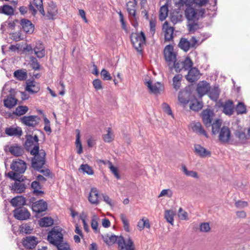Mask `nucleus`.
Masks as SVG:
<instances>
[{
    "mask_svg": "<svg viewBox=\"0 0 250 250\" xmlns=\"http://www.w3.org/2000/svg\"><path fill=\"white\" fill-rule=\"evenodd\" d=\"M23 30L27 34H32L35 29L34 25L28 20L23 19L20 21Z\"/></svg>",
    "mask_w": 250,
    "mask_h": 250,
    "instance_id": "obj_25",
    "label": "nucleus"
},
{
    "mask_svg": "<svg viewBox=\"0 0 250 250\" xmlns=\"http://www.w3.org/2000/svg\"><path fill=\"white\" fill-rule=\"evenodd\" d=\"M80 169H81L84 173H86L88 175H93L94 173L92 167L87 164H82L81 166Z\"/></svg>",
    "mask_w": 250,
    "mask_h": 250,
    "instance_id": "obj_54",
    "label": "nucleus"
},
{
    "mask_svg": "<svg viewBox=\"0 0 250 250\" xmlns=\"http://www.w3.org/2000/svg\"><path fill=\"white\" fill-rule=\"evenodd\" d=\"M27 200L22 196H17L12 198L10 201L11 205L13 207H21L26 205Z\"/></svg>",
    "mask_w": 250,
    "mask_h": 250,
    "instance_id": "obj_33",
    "label": "nucleus"
},
{
    "mask_svg": "<svg viewBox=\"0 0 250 250\" xmlns=\"http://www.w3.org/2000/svg\"><path fill=\"white\" fill-rule=\"evenodd\" d=\"M237 114H243L246 113V106L242 102H239L235 107Z\"/></svg>",
    "mask_w": 250,
    "mask_h": 250,
    "instance_id": "obj_52",
    "label": "nucleus"
},
{
    "mask_svg": "<svg viewBox=\"0 0 250 250\" xmlns=\"http://www.w3.org/2000/svg\"><path fill=\"white\" fill-rule=\"evenodd\" d=\"M209 0H191L192 3L191 4V7H192V5L193 4H195L199 6H203L205 5L208 2Z\"/></svg>",
    "mask_w": 250,
    "mask_h": 250,
    "instance_id": "obj_58",
    "label": "nucleus"
},
{
    "mask_svg": "<svg viewBox=\"0 0 250 250\" xmlns=\"http://www.w3.org/2000/svg\"><path fill=\"white\" fill-rule=\"evenodd\" d=\"M40 89V84L34 80H28L26 81L25 90L32 94L37 93Z\"/></svg>",
    "mask_w": 250,
    "mask_h": 250,
    "instance_id": "obj_22",
    "label": "nucleus"
},
{
    "mask_svg": "<svg viewBox=\"0 0 250 250\" xmlns=\"http://www.w3.org/2000/svg\"><path fill=\"white\" fill-rule=\"evenodd\" d=\"M235 136L241 142H244L247 140V137L245 132L241 130H237L235 132Z\"/></svg>",
    "mask_w": 250,
    "mask_h": 250,
    "instance_id": "obj_51",
    "label": "nucleus"
},
{
    "mask_svg": "<svg viewBox=\"0 0 250 250\" xmlns=\"http://www.w3.org/2000/svg\"><path fill=\"white\" fill-rule=\"evenodd\" d=\"M14 76L20 81H23L27 78V73L21 69L17 70L14 72Z\"/></svg>",
    "mask_w": 250,
    "mask_h": 250,
    "instance_id": "obj_44",
    "label": "nucleus"
},
{
    "mask_svg": "<svg viewBox=\"0 0 250 250\" xmlns=\"http://www.w3.org/2000/svg\"><path fill=\"white\" fill-rule=\"evenodd\" d=\"M203 103L194 98L190 101V108L194 111H198L203 107Z\"/></svg>",
    "mask_w": 250,
    "mask_h": 250,
    "instance_id": "obj_38",
    "label": "nucleus"
},
{
    "mask_svg": "<svg viewBox=\"0 0 250 250\" xmlns=\"http://www.w3.org/2000/svg\"><path fill=\"white\" fill-rule=\"evenodd\" d=\"M29 65L35 71L40 70L41 68V66L37 58L33 56L30 57Z\"/></svg>",
    "mask_w": 250,
    "mask_h": 250,
    "instance_id": "obj_41",
    "label": "nucleus"
},
{
    "mask_svg": "<svg viewBox=\"0 0 250 250\" xmlns=\"http://www.w3.org/2000/svg\"><path fill=\"white\" fill-rule=\"evenodd\" d=\"M178 215L180 219L182 220L188 219V213L183 210L182 208H180L178 210Z\"/></svg>",
    "mask_w": 250,
    "mask_h": 250,
    "instance_id": "obj_60",
    "label": "nucleus"
},
{
    "mask_svg": "<svg viewBox=\"0 0 250 250\" xmlns=\"http://www.w3.org/2000/svg\"><path fill=\"white\" fill-rule=\"evenodd\" d=\"M14 10L13 7L8 5H4L0 7V13L8 16H12L13 15Z\"/></svg>",
    "mask_w": 250,
    "mask_h": 250,
    "instance_id": "obj_42",
    "label": "nucleus"
},
{
    "mask_svg": "<svg viewBox=\"0 0 250 250\" xmlns=\"http://www.w3.org/2000/svg\"><path fill=\"white\" fill-rule=\"evenodd\" d=\"M194 151L197 155L202 158L209 157L211 155V152L209 151L198 144L194 145Z\"/></svg>",
    "mask_w": 250,
    "mask_h": 250,
    "instance_id": "obj_29",
    "label": "nucleus"
},
{
    "mask_svg": "<svg viewBox=\"0 0 250 250\" xmlns=\"http://www.w3.org/2000/svg\"><path fill=\"white\" fill-rule=\"evenodd\" d=\"M193 62L189 57H187L183 61H177L173 64V68H174L177 73L180 72L182 70L187 71L192 67Z\"/></svg>",
    "mask_w": 250,
    "mask_h": 250,
    "instance_id": "obj_9",
    "label": "nucleus"
},
{
    "mask_svg": "<svg viewBox=\"0 0 250 250\" xmlns=\"http://www.w3.org/2000/svg\"><path fill=\"white\" fill-rule=\"evenodd\" d=\"M103 139L105 142L110 143L113 140V134L111 132V129L110 127H108L107 129V133L103 135Z\"/></svg>",
    "mask_w": 250,
    "mask_h": 250,
    "instance_id": "obj_53",
    "label": "nucleus"
},
{
    "mask_svg": "<svg viewBox=\"0 0 250 250\" xmlns=\"http://www.w3.org/2000/svg\"><path fill=\"white\" fill-rule=\"evenodd\" d=\"M29 13L32 15H36L38 14V11L39 13L44 15V11L42 6V0H33L30 3L29 5Z\"/></svg>",
    "mask_w": 250,
    "mask_h": 250,
    "instance_id": "obj_11",
    "label": "nucleus"
},
{
    "mask_svg": "<svg viewBox=\"0 0 250 250\" xmlns=\"http://www.w3.org/2000/svg\"><path fill=\"white\" fill-rule=\"evenodd\" d=\"M188 70V74L186 77L187 80L190 83H193L196 81L199 78V70L196 67H192Z\"/></svg>",
    "mask_w": 250,
    "mask_h": 250,
    "instance_id": "obj_24",
    "label": "nucleus"
},
{
    "mask_svg": "<svg viewBox=\"0 0 250 250\" xmlns=\"http://www.w3.org/2000/svg\"><path fill=\"white\" fill-rule=\"evenodd\" d=\"M10 168L14 173H17L18 175H21L27 168L26 164L24 161L18 159L12 161Z\"/></svg>",
    "mask_w": 250,
    "mask_h": 250,
    "instance_id": "obj_10",
    "label": "nucleus"
},
{
    "mask_svg": "<svg viewBox=\"0 0 250 250\" xmlns=\"http://www.w3.org/2000/svg\"><path fill=\"white\" fill-rule=\"evenodd\" d=\"M14 217L18 220H25L29 219L31 214L28 210L23 207L17 208L13 210Z\"/></svg>",
    "mask_w": 250,
    "mask_h": 250,
    "instance_id": "obj_12",
    "label": "nucleus"
},
{
    "mask_svg": "<svg viewBox=\"0 0 250 250\" xmlns=\"http://www.w3.org/2000/svg\"><path fill=\"white\" fill-rule=\"evenodd\" d=\"M76 131L77 132L76 140V146L77 148V152L79 154H81L83 153V147L80 141V132L78 129H77Z\"/></svg>",
    "mask_w": 250,
    "mask_h": 250,
    "instance_id": "obj_46",
    "label": "nucleus"
},
{
    "mask_svg": "<svg viewBox=\"0 0 250 250\" xmlns=\"http://www.w3.org/2000/svg\"><path fill=\"white\" fill-rule=\"evenodd\" d=\"M164 55L165 60L168 63V65L170 70L173 68V64L177 61L176 54L174 52V47L171 44L167 45L164 50Z\"/></svg>",
    "mask_w": 250,
    "mask_h": 250,
    "instance_id": "obj_7",
    "label": "nucleus"
},
{
    "mask_svg": "<svg viewBox=\"0 0 250 250\" xmlns=\"http://www.w3.org/2000/svg\"><path fill=\"white\" fill-rule=\"evenodd\" d=\"M162 108H163L164 111L166 113H167L168 115H172V111L171 110L170 107L166 103H163L162 104Z\"/></svg>",
    "mask_w": 250,
    "mask_h": 250,
    "instance_id": "obj_64",
    "label": "nucleus"
},
{
    "mask_svg": "<svg viewBox=\"0 0 250 250\" xmlns=\"http://www.w3.org/2000/svg\"><path fill=\"white\" fill-rule=\"evenodd\" d=\"M30 154L34 157L32 159V167L35 170H39L42 168L46 162V153L43 149H39V146H33L30 150Z\"/></svg>",
    "mask_w": 250,
    "mask_h": 250,
    "instance_id": "obj_2",
    "label": "nucleus"
},
{
    "mask_svg": "<svg viewBox=\"0 0 250 250\" xmlns=\"http://www.w3.org/2000/svg\"><path fill=\"white\" fill-rule=\"evenodd\" d=\"M38 238L34 236H26L22 239V244L26 249L31 250L38 244Z\"/></svg>",
    "mask_w": 250,
    "mask_h": 250,
    "instance_id": "obj_16",
    "label": "nucleus"
},
{
    "mask_svg": "<svg viewBox=\"0 0 250 250\" xmlns=\"http://www.w3.org/2000/svg\"><path fill=\"white\" fill-rule=\"evenodd\" d=\"M120 218L124 224L125 230L127 232L129 231V224L126 216L124 214H121L120 215Z\"/></svg>",
    "mask_w": 250,
    "mask_h": 250,
    "instance_id": "obj_55",
    "label": "nucleus"
},
{
    "mask_svg": "<svg viewBox=\"0 0 250 250\" xmlns=\"http://www.w3.org/2000/svg\"><path fill=\"white\" fill-rule=\"evenodd\" d=\"M34 52L38 58H42L45 55V47L42 42L38 41L36 42Z\"/></svg>",
    "mask_w": 250,
    "mask_h": 250,
    "instance_id": "obj_26",
    "label": "nucleus"
},
{
    "mask_svg": "<svg viewBox=\"0 0 250 250\" xmlns=\"http://www.w3.org/2000/svg\"><path fill=\"white\" fill-rule=\"evenodd\" d=\"M35 200V198L34 197L29 199V203H32L31 208L33 212L36 213L37 214H39L47 209L48 204L46 201L43 199H40L33 202Z\"/></svg>",
    "mask_w": 250,
    "mask_h": 250,
    "instance_id": "obj_8",
    "label": "nucleus"
},
{
    "mask_svg": "<svg viewBox=\"0 0 250 250\" xmlns=\"http://www.w3.org/2000/svg\"><path fill=\"white\" fill-rule=\"evenodd\" d=\"M220 92L219 87L214 86L212 88H210L208 91V96L212 100L216 101L219 98Z\"/></svg>",
    "mask_w": 250,
    "mask_h": 250,
    "instance_id": "obj_36",
    "label": "nucleus"
},
{
    "mask_svg": "<svg viewBox=\"0 0 250 250\" xmlns=\"http://www.w3.org/2000/svg\"><path fill=\"white\" fill-rule=\"evenodd\" d=\"M9 151L12 155L16 157L21 156L24 152L23 148L17 144L10 146Z\"/></svg>",
    "mask_w": 250,
    "mask_h": 250,
    "instance_id": "obj_32",
    "label": "nucleus"
},
{
    "mask_svg": "<svg viewBox=\"0 0 250 250\" xmlns=\"http://www.w3.org/2000/svg\"><path fill=\"white\" fill-rule=\"evenodd\" d=\"M102 238L106 245L108 246H111L117 242L119 250H122V248L125 250H129L128 246H130V248L135 246L133 241L130 238H128L125 241L122 236H118L114 234L110 235L107 234L102 235Z\"/></svg>",
    "mask_w": 250,
    "mask_h": 250,
    "instance_id": "obj_1",
    "label": "nucleus"
},
{
    "mask_svg": "<svg viewBox=\"0 0 250 250\" xmlns=\"http://www.w3.org/2000/svg\"><path fill=\"white\" fill-rule=\"evenodd\" d=\"M131 42L137 51H142V46L146 43L145 33L141 31L140 33H132L130 36Z\"/></svg>",
    "mask_w": 250,
    "mask_h": 250,
    "instance_id": "obj_6",
    "label": "nucleus"
},
{
    "mask_svg": "<svg viewBox=\"0 0 250 250\" xmlns=\"http://www.w3.org/2000/svg\"><path fill=\"white\" fill-rule=\"evenodd\" d=\"M101 75L102 79L104 80H110L112 77L109 72L105 69H103L101 72Z\"/></svg>",
    "mask_w": 250,
    "mask_h": 250,
    "instance_id": "obj_57",
    "label": "nucleus"
},
{
    "mask_svg": "<svg viewBox=\"0 0 250 250\" xmlns=\"http://www.w3.org/2000/svg\"><path fill=\"white\" fill-rule=\"evenodd\" d=\"M21 231L25 234H30L33 230V226L32 223L23 224L20 227Z\"/></svg>",
    "mask_w": 250,
    "mask_h": 250,
    "instance_id": "obj_43",
    "label": "nucleus"
},
{
    "mask_svg": "<svg viewBox=\"0 0 250 250\" xmlns=\"http://www.w3.org/2000/svg\"><path fill=\"white\" fill-rule=\"evenodd\" d=\"M222 122L219 119H216L214 122L211 123V126H212V134L213 135H216L219 133L220 129L222 127Z\"/></svg>",
    "mask_w": 250,
    "mask_h": 250,
    "instance_id": "obj_40",
    "label": "nucleus"
},
{
    "mask_svg": "<svg viewBox=\"0 0 250 250\" xmlns=\"http://www.w3.org/2000/svg\"><path fill=\"white\" fill-rule=\"evenodd\" d=\"M28 110V108L27 106L19 105L16 108L15 111L13 112V114L17 116H21L25 114Z\"/></svg>",
    "mask_w": 250,
    "mask_h": 250,
    "instance_id": "obj_47",
    "label": "nucleus"
},
{
    "mask_svg": "<svg viewBox=\"0 0 250 250\" xmlns=\"http://www.w3.org/2000/svg\"><path fill=\"white\" fill-rule=\"evenodd\" d=\"M230 131L227 126H223L219 132V140L222 143H228L230 139Z\"/></svg>",
    "mask_w": 250,
    "mask_h": 250,
    "instance_id": "obj_18",
    "label": "nucleus"
},
{
    "mask_svg": "<svg viewBox=\"0 0 250 250\" xmlns=\"http://www.w3.org/2000/svg\"><path fill=\"white\" fill-rule=\"evenodd\" d=\"M214 116V112L210 109H206L202 111L201 113L202 121L207 127L211 126Z\"/></svg>",
    "mask_w": 250,
    "mask_h": 250,
    "instance_id": "obj_13",
    "label": "nucleus"
},
{
    "mask_svg": "<svg viewBox=\"0 0 250 250\" xmlns=\"http://www.w3.org/2000/svg\"><path fill=\"white\" fill-rule=\"evenodd\" d=\"M210 88L209 83L205 81L200 82L197 86L196 91L200 97L208 92Z\"/></svg>",
    "mask_w": 250,
    "mask_h": 250,
    "instance_id": "obj_19",
    "label": "nucleus"
},
{
    "mask_svg": "<svg viewBox=\"0 0 250 250\" xmlns=\"http://www.w3.org/2000/svg\"><path fill=\"white\" fill-rule=\"evenodd\" d=\"M54 220L50 217H44L39 220V225L42 227H47L53 225Z\"/></svg>",
    "mask_w": 250,
    "mask_h": 250,
    "instance_id": "obj_39",
    "label": "nucleus"
},
{
    "mask_svg": "<svg viewBox=\"0 0 250 250\" xmlns=\"http://www.w3.org/2000/svg\"><path fill=\"white\" fill-rule=\"evenodd\" d=\"M146 85L148 88L150 92L155 94H159L164 88V85L159 82L152 84V82L150 81H148L146 82Z\"/></svg>",
    "mask_w": 250,
    "mask_h": 250,
    "instance_id": "obj_21",
    "label": "nucleus"
},
{
    "mask_svg": "<svg viewBox=\"0 0 250 250\" xmlns=\"http://www.w3.org/2000/svg\"><path fill=\"white\" fill-rule=\"evenodd\" d=\"M191 127L193 132L199 135H202L205 136L206 138H208L207 133L203 128V126L200 122H194L191 123Z\"/></svg>",
    "mask_w": 250,
    "mask_h": 250,
    "instance_id": "obj_30",
    "label": "nucleus"
},
{
    "mask_svg": "<svg viewBox=\"0 0 250 250\" xmlns=\"http://www.w3.org/2000/svg\"><path fill=\"white\" fill-rule=\"evenodd\" d=\"M162 29L163 32L164 33L165 42H173L174 28L169 26L168 22L166 21L163 24Z\"/></svg>",
    "mask_w": 250,
    "mask_h": 250,
    "instance_id": "obj_14",
    "label": "nucleus"
},
{
    "mask_svg": "<svg viewBox=\"0 0 250 250\" xmlns=\"http://www.w3.org/2000/svg\"><path fill=\"white\" fill-rule=\"evenodd\" d=\"M89 201L92 204H98L99 203V194L96 188H92L88 196Z\"/></svg>",
    "mask_w": 250,
    "mask_h": 250,
    "instance_id": "obj_34",
    "label": "nucleus"
},
{
    "mask_svg": "<svg viewBox=\"0 0 250 250\" xmlns=\"http://www.w3.org/2000/svg\"><path fill=\"white\" fill-rule=\"evenodd\" d=\"M181 74H177L173 78V85L174 88L177 90L181 86V81L182 79Z\"/></svg>",
    "mask_w": 250,
    "mask_h": 250,
    "instance_id": "obj_48",
    "label": "nucleus"
},
{
    "mask_svg": "<svg viewBox=\"0 0 250 250\" xmlns=\"http://www.w3.org/2000/svg\"><path fill=\"white\" fill-rule=\"evenodd\" d=\"M173 192L170 189H163L160 194L158 196V197H161L164 196H167L168 198H171L172 196Z\"/></svg>",
    "mask_w": 250,
    "mask_h": 250,
    "instance_id": "obj_56",
    "label": "nucleus"
},
{
    "mask_svg": "<svg viewBox=\"0 0 250 250\" xmlns=\"http://www.w3.org/2000/svg\"><path fill=\"white\" fill-rule=\"evenodd\" d=\"M40 118L37 116H24L20 119L21 122L26 126L35 127L39 123Z\"/></svg>",
    "mask_w": 250,
    "mask_h": 250,
    "instance_id": "obj_15",
    "label": "nucleus"
},
{
    "mask_svg": "<svg viewBox=\"0 0 250 250\" xmlns=\"http://www.w3.org/2000/svg\"><path fill=\"white\" fill-rule=\"evenodd\" d=\"M142 5H144L146 0H141ZM137 0H133V1H128L126 4V9L129 16H135L136 14V6L137 5Z\"/></svg>",
    "mask_w": 250,
    "mask_h": 250,
    "instance_id": "obj_28",
    "label": "nucleus"
},
{
    "mask_svg": "<svg viewBox=\"0 0 250 250\" xmlns=\"http://www.w3.org/2000/svg\"><path fill=\"white\" fill-rule=\"evenodd\" d=\"M188 21L187 26L189 32H194L199 28V25L198 23L199 17H186Z\"/></svg>",
    "mask_w": 250,
    "mask_h": 250,
    "instance_id": "obj_23",
    "label": "nucleus"
},
{
    "mask_svg": "<svg viewBox=\"0 0 250 250\" xmlns=\"http://www.w3.org/2000/svg\"><path fill=\"white\" fill-rule=\"evenodd\" d=\"M200 44L199 41L195 37H192L190 40L182 37L180 39L178 46L181 50L187 52L190 48H196Z\"/></svg>",
    "mask_w": 250,
    "mask_h": 250,
    "instance_id": "obj_5",
    "label": "nucleus"
},
{
    "mask_svg": "<svg viewBox=\"0 0 250 250\" xmlns=\"http://www.w3.org/2000/svg\"><path fill=\"white\" fill-rule=\"evenodd\" d=\"M174 212L171 210H167L165 211V218L167 222L171 224L172 225L173 224V217L174 216Z\"/></svg>",
    "mask_w": 250,
    "mask_h": 250,
    "instance_id": "obj_49",
    "label": "nucleus"
},
{
    "mask_svg": "<svg viewBox=\"0 0 250 250\" xmlns=\"http://www.w3.org/2000/svg\"><path fill=\"white\" fill-rule=\"evenodd\" d=\"M5 175L15 181L10 187L11 190L17 193H21L25 191L27 186L24 180V177L22 175H18L17 173H14L13 171H9L7 173H5Z\"/></svg>",
    "mask_w": 250,
    "mask_h": 250,
    "instance_id": "obj_3",
    "label": "nucleus"
},
{
    "mask_svg": "<svg viewBox=\"0 0 250 250\" xmlns=\"http://www.w3.org/2000/svg\"><path fill=\"white\" fill-rule=\"evenodd\" d=\"M210 229L208 223H202L200 226V230L202 232H208Z\"/></svg>",
    "mask_w": 250,
    "mask_h": 250,
    "instance_id": "obj_61",
    "label": "nucleus"
},
{
    "mask_svg": "<svg viewBox=\"0 0 250 250\" xmlns=\"http://www.w3.org/2000/svg\"><path fill=\"white\" fill-rule=\"evenodd\" d=\"M5 133L8 136H19L22 135V130L21 128H6L5 130Z\"/></svg>",
    "mask_w": 250,
    "mask_h": 250,
    "instance_id": "obj_37",
    "label": "nucleus"
},
{
    "mask_svg": "<svg viewBox=\"0 0 250 250\" xmlns=\"http://www.w3.org/2000/svg\"><path fill=\"white\" fill-rule=\"evenodd\" d=\"M26 140L25 142V146L28 151L33 146H37V145L39 146V139L37 135L33 136L32 135H27Z\"/></svg>",
    "mask_w": 250,
    "mask_h": 250,
    "instance_id": "obj_20",
    "label": "nucleus"
},
{
    "mask_svg": "<svg viewBox=\"0 0 250 250\" xmlns=\"http://www.w3.org/2000/svg\"><path fill=\"white\" fill-rule=\"evenodd\" d=\"M65 230L60 226H54L48 232L47 240L52 245L62 242L64 240Z\"/></svg>",
    "mask_w": 250,
    "mask_h": 250,
    "instance_id": "obj_4",
    "label": "nucleus"
},
{
    "mask_svg": "<svg viewBox=\"0 0 250 250\" xmlns=\"http://www.w3.org/2000/svg\"><path fill=\"white\" fill-rule=\"evenodd\" d=\"M57 248L58 250H70V245L64 240L62 242H59L58 244L54 245Z\"/></svg>",
    "mask_w": 250,
    "mask_h": 250,
    "instance_id": "obj_50",
    "label": "nucleus"
},
{
    "mask_svg": "<svg viewBox=\"0 0 250 250\" xmlns=\"http://www.w3.org/2000/svg\"><path fill=\"white\" fill-rule=\"evenodd\" d=\"M94 87L97 90L103 89L102 82L100 80L97 79L93 80L92 82Z\"/></svg>",
    "mask_w": 250,
    "mask_h": 250,
    "instance_id": "obj_59",
    "label": "nucleus"
},
{
    "mask_svg": "<svg viewBox=\"0 0 250 250\" xmlns=\"http://www.w3.org/2000/svg\"><path fill=\"white\" fill-rule=\"evenodd\" d=\"M31 188L33 189V193L37 196H42L44 194V191L40 190L42 188V186L40 183L37 181H34L31 183Z\"/></svg>",
    "mask_w": 250,
    "mask_h": 250,
    "instance_id": "obj_35",
    "label": "nucleus"
},
{
    "mask_svg": "<svg viewBox=\"0 0 250 250\" xmlns=\"http://www.w3.org/2000/svg\"><path fill=\"white\" fill-rule=\"evenodd\" d=\"M91 226V228L95 230V231H98V223L97 221L96 216H93V218L92 219Z\"/></svg>",
    "mask_w": 250,
    "mask_h": 250,
    "instance_id": "obj_63",
    "label": "nucleus"
},
{
    "mask_svg": "<svg viewBox=\"0 0 250 250\" xmlns=\"http://www.w3.org/2000/svg\"><path fill=\"white\" fill-rule=\"evenodd\" d=\"M180 3L187 6L185 10L186 16H196L197 13L195 9L191 7V0H180Z\"/></svg>",
    "mask_w": 250,
    "mask_h": 250,
    "instance_id": "obj_27",
    "label": "nucleus"
},
{
    "mask_svg": "<svg viewBox=\"0 0 250 250\" xmlns=\"http://www.w3.org/2000/svg\"><path fill=\"white\" fill-rule=\"evenodd\" d=\"M14 91V89L11 88L9 90L10 95L3 100L4 106L9 109L13 108L17 104V99L12 95Z\"/></svg>",
    "mask_w": 250,
    "mask_h": 250,
    "instance_id": "obj_17",
    "label": "nucleus"
},
{
    "mask_svg": "<svg viewBox=\"0 0 250 250\" xmlns=\"http://www.w3.org/2000/svg\"><path fill=\"white\" fill-rule=\"evenodd\" d=\"M168 8L167 4H165L160 8L159 16H168Z\"/></svg>",
    "mask_w": 250,
    "mask_h": 250,
    "instance_id": "obj_62",
    "label": "nucleus"
},
{
    "mask_svg": "<svg viewBox=\"0 0 250 250\" xmlns=\"http://www.w3.org/2000/svg\"><path fill=\"white\" fill-rule=\"evenodd\" d=\"M182 169L185 175L195 178H198L197 172L192 170H188L185 165H182Z\"/></svg>",
    "mask_w": 250,
    "mask_h": 250,
    "instance_id": "obj_45",
    "label": "nucleus"
},
{
    "mask_svg": "<svg viewBox=\"0 0 250 250\" xmlns=\"http://www.w3.org/2000/svg\"><path fill=\"white\" fill-rule=\"evenodd\" d=\"M223 107V112L228 115H231L234 111V105L232 101L230 100L227 101L224 104H221Z\"/></svg>",
    "mask_w": 250,
    "mask_h": 250,
    "instance_id": "obj_31",
    "label": "nucleus"
}]
</instances>
